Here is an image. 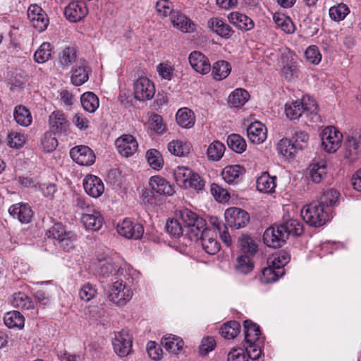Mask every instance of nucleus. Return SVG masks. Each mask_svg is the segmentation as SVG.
I'll return each instance as SVG.
<instances>
[{"mask_svg":"<svg viewBox=\"0 0 361 361\" xmlns=\"http://www.w3.org/2000/svg\"><path fill=\"white\" fill-rule=\"evenodd\" d=\"M249 97L245 90L236 89L229 95L228 103L233 107H241L247 102Z\"/></svg>","mask_w":361,"mask_h":361,"instance_id":"46","label":"nucleus"},{"mask_svg":"<svg viewBox=\"0 0 361 361\" xmlns=\"http://www.w3.org/2000/svg\"><path fill=\"white\" fill-rule=\"evenodd\" d=\"M192 173V171L188 167L178 166L173 171V176L178 185L187 188L188 182Z\"/></svg>","mask_w":361,"mask_h":361,"instance_id":"51","label":"nucleus"},{"mask_svg":"<svg viewBox=\"0 0 361 361\" xmlns=\"http://www.w3.org/2000/svg\"><path fill=\"white\" fill-rule=\"evenodd\" d=\"M59 63L63 70H68L78 63L77 51L73 47H66L59 54Z\"/></svg>","mask_w":361,"mask_h":361,"instance_id":"26","label":"nucleus"},{"mask_svg":"<svg viewBox=\"0 0 361 361\" xmlns=\"http://www.w3.org/2000/svg\"><path fill=\"white\" fill-rule=\"evenodd\" d=\"M47 238H52L56 240L63 250L69 252L75 247V243L78 236L75 233L67 231L61 224H55L47 232Z\"/></svg>","mask_w":361,"mask_h":361,"instance_id":"7","label":"nucleus"},{"mask_svg":"<svg viewBox=\"0 0 361 361\" xmlns=\"http://www.w3.org/2000/svg\"><path fill=\"white\" fill-rule=\"evenodd\" d=\"M288 239L284 228L279 225H274L267 228L263 235L264 244L268 247L278 248L282 247Z\"/></svg>","mask_w":361,"mask_h":361,"instance_id":"9","label":"nucleus"},{"mask_svg":"<svg viewBox=\"0 0 361 361\" xmlns=\"http://www.w3.org/2000/svg\"><path fill=\"white\" fill-rule=\"evenodd\" d=\"M300 147L288 138H282L277 144L278 152L287 159L294 158Z\"/></svg>","mask_w":361,"mask_h":361,"instance_id":"30","label":"nucleus"},{"mask_svg":"<svg viewBox=\"0 0 361 361\" xmlns=\"http://www.w3.org/2000/svg\"><path fill=\"white\" fill-rule=\"evenodd\" d=\"M117 231L119 235L126 238L139 240L143 235L144 227L136 221L126 219L118 225Z\"/></svg>","mask_w":361,"mask_h":361,"instance_id":"13","label":"nucleus"},{"mask_svg":"<svg viewBox=\"0 0 361 361\" xmlns=\"http://www.w3.org/2000/svg\"><path fill=\"white\" fill-rule=\"evenodd\" d=\"M214 233L206 228V226L199 233L198 238L192 240L200 241L202 249L209 255H213L220 250V244L216 240Z\"/></svg>","mask_w":361,"mask_h":361,"instance_id":"15","label":"nucleus"},{"mask_svg":"<svg viewBox=\"0 0 361 361\" xmlns=\"http://www.w3.org/2000/svg\"><path fill=\"white\" fill-rule=\"evenodd\" d=\"M80 102L83 109L89 113H94L99 106V98L92 92L83 93L80 97Z\"/></svg>","mask_w":361,"mask_h":361,"instance_id":"36","label":"nucleus"},{"mask_svg":"<svg viewBox=\"0 0 361 361\" xmlns=\"http://www.w3.org/2000/svg\"><path fill=\"white\" fill-rule=\"evenodd\" d=\"M88 11L85 4L82 2L73 1L64 9L66 18L71 22H78L84 18Z\"/></svg>","mask_w":361,"mask_h":361,"instance_id":"23","label":"nucleus"},{"mask_svg":"<svg viewBox=\"0 0 361 361\" xmlns=\"http://www.w3.org/2000/svg\"><path fill=\"white\" fill-rule=\"evenodd\" d=\"M132 343V336L124 329L115 335L112 343L115 353L120 357H125L130 353Z\"/></svg>","mask_w":361,"mask_h":361,"instance_id":"14","label":"nucleus"},{"mask_svg":"<svg viewBox=\"0 0 361 361\" xmlns=\"http://www.w3.org/2000/svg\"><path fill=\"white\" fill-rule=\"evenodd\" d=\"M281 72L286 80L288 81H290L295 78H298L299 70L298 68L296 62L293 61V60L289 61L286 65L283 66Z\"/></svg>","mask_w":361,"mask_h":361,"instance_id":"59","label":"nucleus"},{"mask_svg":"<svg viewBox=\"0 0 361 361\" xmlns=\"http://www.w3.org/2000/svg\"><path fill=\"white\" fill-rule=\"evenodd\" d=\"M176 217L166 224V232L174 238L185 235L190 240L197 239L200 231L206 226L204 219L188 209L178 211Z\"/></svg>","mask_w":361,"mask_h":361,"instance_id":"1","label":"nucleus"},{"mask_svg":"<svg viewBox=\"0 0 361 361\" xmlns=\"http://www.w3.org/2000/svg\"><path fill=\"white\" fill-rule=\"evenodd\" d=\"M90 68L87 61L80 58L78 63L72 67L71 82L75 86H80L86 82L89 79Z\"/></svg>","mask_w":361,"mask_h":361,"instance_id":"21","label":"nucleus"},{"mask_svg":"<svg viewBox=\"0 0 361 361\" xmlns=\"http://www.w3.org/2000/svg\"><path fill=\"white\" fill-rule=\"evenodd\" d=\"M285 113L290 120H297L302 115L317 114V106L314 99L307 97H303L302 101L295 100L287 102L285 105Z\"/></svg>","mask_w":361,"mask_h":361,"instance_id":"4","label":"nucleus"},{"mask_svg":"<svg viewBox=\"0 0 361 361\" xmlns=\"http://www.w3.org/2000/svg\"><path fill=\"white\" fill-rule=\"evenodd\" d=\"M329 211L322 207L319 202L307 204L301 210V216L310 226L320 227L329 221Z\"/></svg>","mask_w":361,"mask_h":361,"instance_id":"5","label":"nucleus"},{"mask_svg":"<svg viewBox=\"0 0 361 361\" xmlns=\"http://www.w3.org/2000/svg\"><path fill=\"white\" fill-rule=\"evenodd\" d=\"M276 176H271L268 172H264L257 180V188L260 192L271 193L276 187Z\"/></svg>","mask_w":361,"mask_h":361,"instance_id":"32","label":"nucleus"},{"mask_svg":"<svg viewBox=\"0 0 361 361\" xmlns=\"http://www.w3.org/2000/svg\"><path fill=\"white\" fill-rule=\"evenodd\" d=\"M54 133L52 131H47L44 133L42 140V146L44 152H53L58 145V141L55 137Z\"/></svg>","mask_w":361,"mask_h":361,"instance_id":"58","label":"nucleus"},{"mask_svg":"<svg viewBox=\"0 0 361 361\" xmlns=\"http://www.w3.org/2000/svg\"><path fill=\"white\" fill-rule=\"evenodd\" d=\"M279 226L284 228L288 238L290 235L296 236L300 235L304 231L303 224L297 219H290L284 221L283 223L280 224Z\"/></svg>","mask_w":361,"mask_h":361,"instance_id":"47","label":"nucleus"},{"mask_svg":"<svg viewBox=\"0 0 361 361\" xmlns=\"http://www.w3.org/2000/svg\"><path fill=\"white\" fill-rule=\"evenodd\" d=\"M73 124L80 130H85L90 127L89 119L83 114L75 113L71 119Z\"/></svg>","mask_w":361,"mask_h":361,"instance_id":"64","label":"nucleus"},{"mask_svg":"<svg viewBox=\"0 0 361 361\" xmlns=\"http://www.w3.org/2000/svg\"><path fill=\"white\" fill-rule=\"evenodd\" d=\"M124 280L123 277H121L114 281L107 293L109 300L119 306L126 305L130 300L133 295L131 288Z\"/></svg>","mask_w":361,"mask_h":361,"instance_id":"6","label":"nucleus"},{"mask_svg":"<svg viewBox=\"0 0 361 361\" xmlns=\"http://www.w3.org/2000/svg\"><path fill=\"white\" fill-rule=\"evenodd\" d=\"M284 274V270H278L267 265L262 269V276L261 280L263 283H269L276 281L280 277Z\"/></svg>","mask_w":361,"mask_h":361,"instance_id":"53","label":"nucleus"},{"mask_svg":"<svg viewBox=\"0 0 361 361\" xmlns=\"http://www.w3.org/2000/svg\"><path fill=\"white\" fill-rule=\"evenodd\" d=\"M225 146L220 141L212 142L208 147L207 154L209 160L219 161L223 157L225 152Z\"/></svg>","mask_w":361,"mask_h":361,"instance_id":"50","label":"nucleus"},{"mask_svg":"<svg viewBox=\"0 0 361 361\" xmlns=\"http://www.w3.org/2000/svg\"><path fill=\"white\" fill-rule=\"evenodd\" d=\"M343 156L350 161H355L361 154V133L348 136L344 141Z\"/></svg>","mask_w":361,"mask_h":361,"instance_id":"18","label":"nucleus"},{"mask_svg":"<svg viewBox=\"0 0 361 361\" xmlns=\"http://www.w3.org/2000/svg\"><path fill=\"white\" fill-rule=\"evenodd\" d=\"M245 172V169L240 165L226 166L221 173L224 180L229 183H238L240 177Z\"/></svg>","mask_w":361,"mask_h":361,"instance_id":"33","label":"nucleus"},{"mask_svg":"<svg viewBox=\"0 0 361 361\" xmlns=\"http://www.w3.org/2000/svg\"><path fill=\"white\" fill-rule=\"evenodd\" d=\"M161 345L166 351L178 353L183 346V341L178 336L170 335L161 340Z\"/></svg>","mask_w":361,"mask_h":361,"instance_id":"42","label":"nucleus"},{"mask_svg":"<svg viewBox=\"0 0 361 361\" xmlns=\"http://www.w3.org/2000/svg\"><path fill=\"white\" fill-rule=\"evenodd\" d=\"M49 126L51 131L58 135H66L69 133V123L64 113L54 111L49 116Z\"/></svg>","mask_w":361,"mask_h":361,"instance_id":"17","label":"nucleus"},{"mask_svg":"<svg viewBox=\"0 0 361 361\" xmlns=\"http://www.w3.org/2000/svg\"><path fill=\"white\" fill-rule=\"evenodd\" d=\"M154 94V84L147 77H140L134 82V94L137 100H150Z\"/></svg>","mask_w":361,"mask_h":361,"instance_id":"10","label":"nucleus"},{"mask_svg":"<svg viewBox=\"0 0 361 361\" xmlns=\"http://www.w3.org/2000/svg\"><path fill=\"white\" fill-rule=\"evenodd\" d=\"M309 175L314 183H321L326 176V163L322 161L311 164L309 168Z\"/></svg>","mask_w":361,"mask_h":361,"instance_id":"45","label":"nucleus"},{"mask_svg":"<svg viewBox=\"0 0 361 361\" xmlns=\"http://www.w3.org/2000/svg\"><path fill=\"white\" fill-rule=\"evenodd\" d=\"M240 324L236 321H230L224 324L220 329L221 335L226 339H233L240 333Z\"/></svg>","mask_w":361,"mask_h":361,"instance_id":"49","label":"nucleus"},{"mask_svg":"<svg viewBox=\"0 0 361 361\" xmlns=\"http://www.w3.org/2000/svg\"><path fill=\"white\" fill-rule=\"evenodd\" d=\"M241 250L250 255H255L258 251V245L255 239L249 235L243 234L238 238Z\"/></svg>","mask_w":361,"mask_h":361,"instance_id":"38","label":"nucleus"},{"mask_svg":"<svg viewBox=\"0 0 361 361\" xmlns=\"http://www.w3.org/2000/svg\"><path fill=\"white\" fill-rule=\"evenodd\" d=\"M176 118L178 124L184 128H190L195 124L194 113L187 108L179 109L176 113Z\"/></svg>","mask_w":361,"mask_h":361,"instance_id":"37","label":"nucleus"},{"mask_svg":"<svg viewBox=\"0 0 361 361\" xmlns=\"http://www.w3.org/2000/svg\"><path fill=\"white\" fill-rule=\"evenodd\" d=\"M245 343L257 342L259 339V326L250 320L244 322Z\"/></svg>","mask_w":361,"mask_h":361,"instance_id":"40","label":"nucleus"},{"mask_svg":"<svg viewBox=\"0 0 361 361\" xmlns=\"http://www.w3.org/2000/svg\"><path fill=\"white\" fill-rule=\"evenodd\" d=\"M305 56L306 60L312 64H319L322 60V54L315 45L310 46L306 49Z\"/></svg>","mask_w":361,"mask_h":361,"instance_id":"61","label":"nucleus"},{"mask_svg":"<svg viewBox=\"0 0 361 361\" xmlns=\"http://www.w3.org/2000/svg\"><path fill=\"white\" fill-rule=\"evenodd\" d=\"M25 143V137L23 134L11 132L8 136V144L10 147L18 149Z\"/></svg>","mask_w":361,"mask_h":361,"instance_id":"63","label":"nucleus"},{"mask_svg":"<svg viewBox=\"0 0 361 361\" xmlns=\"http://www.w3.org/2000/svg\"><path fill=\"white\" fill-rule=\"evenodd\" d=\"M174 68L168 63H160L157 66L159 75L164 80H171L174 77Z\"/></svg>","mask_w":361,"mask_h":361,"instance_id":"60","label":"nucleus"},{"mask_svg":"<svg viewBox=\"0 0 361 361\" xmlns=\"http://www.w3.org/2000/svg\"><path fill=\"white\" fill-rule=\"evenodd\" d=\"M212 75L216 80H221L228 77L231 71L230 63L226 61H218L212 66Z\"/></svg>","mask_w":361,"mask_h":361,"instance_id":"43","label":"nucleus"},{"mask_svg":"<svg viewBox=\"0 0 361 361\" xmlns=\"http://www.w3.org/2000/svg\"><path fill=\"white\" fill-rule=\"evenodd\" d=\"M290 140L295 145L300 147V150H302L307 145L309 135L304 130L293 129L291 130V138Z\"/></svg>","mask_w":361,"mask_h":361,"instance_id":"57","label":"nucleus"},{"mask_svg":"<svg viewBox=\"0 0 361 361\" xmlns=\"http://www.w3.org/2000/svg\"><path fill=\"white\" fill-rule=\"evenodd\" d=\"M171 21L175 27L183 32H190L194 30V24L192 21L179 11L172 13Z\"/></svg>","mask_w":361,"mask_h":361,"instance_id":"31","label":"nucleus"},{"mask_svg":"<svg viewBox=\"0 0 361 361\" xmlns=\"http://www.w3.org/2000/svg\"><path fill=\"white\" fill-rule=\"evenodd\" d=\"M247 135L251 142L259 145L266 140L267 129L261 122L255 121L247 128Z\"/></svg>","mask_w":361,"mask_h":361,"instance_id":"25","label":"nucleus"},{"mask_svg":"<svg viewBox=\"0 0 361 361\" xmlns=\"http://www.w3.org/2000/svg\"><path fill=\"white\" fill-rule=\"evenodd\" d=\"M208 26L214 32L226 39L230 38L234 32L228 23L219 18H213L209 20Z\"/></svg>","mask_w":361,"mask_h":361,"instance_id":"27","label":"nucleus"},{"mask_svg":"<svg viewBox=\"0 0 361 361\" xmlns=\"http://www.w3.org/2000/svg\"><path fill=\"white\" fill-rule=\"evenodd\" d=\"M149 185L151 190H146L142 194L145 203L158 204L161 202V196H171L174 190L170 183L163 177L154 176L150 178Z\"/></svg>","mask_w":361,"mask_h":361,"instance_id":"3","label":"nucleus"},{"mask_svg":"<svg viewBox=\"0 0 361 361\" xmlns=\"http://www.w3.org/2000/svg\"><path fill=\"white\" fill-rule=\"evenodd\" d=\"M14 119L16 123L22 126H29L32 123L31 114L25 106L19 105L15 107L13 111Z\"/></svg>","mask_w":361,"mask_h":361,"instance_id":"41","label":"nucleus"},{"mask_svg":"<svg viewBox=\"0 0 361 361\" xmlns=\"http://www.w3.org/2000/svg\"><path fill=\"white\" fill-rule=\"evenodd\" d=\"M81 221L87 229L99 231L103 224L104 219L99 212L92 214H82Z\"/></svg>","mask_w":361,"mask_h":361,"instance_id":"35","label":"nucleus"},{"mask_svg":"<svg viewBox=\"0 0 361 361\" xmlns=\"http://www.w3.org/2000/svg\"><path fill=\"white\" fill-rule=\"evenodd\" d=\"M8 212L13 218L17 219L22 224H28L33 216V211L30 204L20 202L11 205Z\"/></svg>","mask_w":361,"mask_h":361,"instance_id":"20","label":"nucleus"},{"mask_svg":"<svg viewBox=\"0 0 361 361\" xmlns=\"http://www.w3.org/2000/svg\"><path fill=\"white\" fill-rule=\"evenodd\" d=\"M51 44L49 42L42 43L34 54V59L38 63H44L51 57Z\"/></svg>","mask_w":361,"mask_h":361,"instance_id":"56","label":"nucleus"},{"mask_svg":"<svg viewBox=\"0 0 361 361\" xmlns=\"http://www.w3.org/2000/svg\"><path fill=\"white\" fill-rule=\"evenodd\" d=\"M231 22L239 29L245 31L250 30L254 27L253 20L245 14L233 13L231 14Z\"/></svg>","mask_w":361,"mask_h":361,"instance_id":"39","label":"nucleus"},{"mask_svg":"<svg viewBox=\"0 0 361 361\" xmlns=\"http://www.w3.org/2000/svg\"><path fill=\"white\" fill-rule=\"evenodd\" d=\"M71 159L80 166H90L94 163L95 155L86 145L75 146L70 150Z\"/></svg>","mask_w":361,"mask_h":361,"instance_id":"16","label":"nucleus"},{"mask_svg":"<svg viewBox=\"0 0 361 361\" xmlns=\"http://www.w3.org/2000/svg\"><path fill=\"white\" fill-rule=\"evenodd\" d=\"M27 17L33 27L39 32L44 31L49 24L47 13L37 4H31L28 7Z\"/></svg>","mask_w":361,"mask_h":361,"instance_id":"11","label":"nucleus"},{"mask_svg":"<svg viewBox=\"0 0 361 361\" xmlns=\"http://www.w3.org/2000/svg\"><path fill=\"white\" fill-rule=\"evenodd\" d=\"M4 322L5 325L10 329H22L24 327L25 318L20 312L11 311L5 314Z\"/></svg>","mask_w":361,"mask_h":361,"instance_id":"34","label":"nucleus"},{"mask_svg":"<svg viewBox=\"0 0 361 361\" xmlns=\"http://www.w3.org/2000/svg\"><path fill=\"white\" fill-rule=\"evenodd\" d=\"M349 13V8L344 4H338V5L331 6L329 11L331 20L338 22L343 20Z\"/></svg>","mask_w":361,"mask_h":361,"instance_id":"54","label":"nucleus"},{"mask_svg":"<svg viewBox=\"0 0 361 361\" xmlns=\"http://www.w3.org/2000/svg\"><path fill=\"white\" fill-rule=\"evenodd\" d=\"M226 142L228 147L233 152L242 154L247 149V143L245 139L238 134H231L228 136Z\"/></svg>","mask_w":361,"mask_h":361,"instance_id":"44","label":"nucleus"},{"mask_svg":"<svg viewBox=\"0 0 361 361\" xmlns=\"http://www.w3.org/2000/svg\"><path fill=\"white\" fill-rule=\"evenodd\" d=\"M83 187L86 193L94 198L100 197L104 190L102 180L94 175H87L84 178Z\"/></svg>","mask_w":361,"mask_h":361,"instance_id":"24","label":"nucleus"},{"mask_svg":"<svg viewBox=\"0 0 361 361\" xmlns=\"http://www.w3.org/2000/svg\"><path fill=\"white\" fill-rule=\"evenodd\" d=\"M168 149L175 156L185 157L190 152V145L180 140H172L168 144Z\"/></svg>","mask_w":361,"mask_h":361,"instance_id":"52","label":"nucleus"},{"mask_svg":"<svg viewBox=\"0 0 361 361\" xmlns=\"http://www.w3.org/2000/svg\"><path fill=\"white\" fill-rule=\"evenodd\" d=\"M342 133L334 126L325 128L321 134L322 146L329 153H334L340 147Z\"/></svg>","mask_w":361,"mask_h":361,"instance_id":"8","label":"nucleus"},{"mask_svg":"<svg viewBox=\"0 0 361 361\" xmlns=\"http://www.w3.org/2000/svg\"><path fill=\"white\" fill-rule=\"evenodd\" d=\"M254 269V264L248 255H241L238 257L235 269L237 273L247 274Z\"/></svg>","mask_w":361,"mask_h":361,"instance_id":"48","label":"nucleus"},{"mask_svg":"<svg viewBox=\"0 0 361 361\" xmlns=\"http://www.w3.org/2000/svg\"><path fill=\"white\" fill-rule=\"evenodd\" d=\"M340 192L331 188L324 190L319 197V203L331 213V208L338 205Z\"/></svg>","mask_w":361,"mask_h":361,"instance_id":"29","label":"nucleus"},{"mask_svg":"<svg viewBox=\"0 0 361 361\" xmlns=\"http://www.w3.org/2000/svg\"><path fill=\"white\" fill-rule=\"evenodd\" d=\"M11 304L14 307L31 310L33 316L37 314L38 310L35 307V303L24 293H16L13 295Z\"/></svg>","mask_w":361,"mask_h":361,"instance_id":"28","label":"nucleus"},{"mask_svg":"<svg viewBox=\"0 0 361 361\" xmlns=\"http://www.w3.org/2000/svg\"><path fill=\"white\" fill-rule=\"evenodd\" d=\"M119 154L125 157L133 155L137 150L138 144L136 139L130 135H123L115 141Z\"/></svg>","mask_w":361,"mask_h":361,"instance_id":"19","label":"nucleus"},{"mask_svg":"<svg viewBox=\"0 0 361 361\" xmlns=\"http://www.w3.org/2000/svg\"><path fill=\"white\" fill-rule=\"evenodd\" d=\"M188 60L191 67L199 73L205 75L211 71L209 59L200 51H192L189 55Z\"/></svg>","mask_w":361,"mask_h":361,"instance_id":"22","label":"nucleus"},{"mask_svg":"<svg viewBox=\"0 0 361 361\" xmlns=\"http://www.w3.org/2000/svg\"><path fill=\"white\" fill-rule=\"evenodd\" d=\"M146 159L149 166L155 170L162 168L164 161L159 152L155 149H150L146 152Z\"/></svg>","mask_w":361,"mask_h":361,"instance_id":"55","label":"nucleus"},{"mask_svg":"<svg viewBox=\"0 0 361 361\" xmlns=\"http://www.w3.org/2000/svg\"><path fill=\"white\" fill-rule=\"evenodd\" d=\"M131 266L126 263L119 264L115 260L110 257L98 259L97 264V274L103 279H110L115 281L121 277L128 280L131 277Z\"/></svg>","mask_w":361,"mask_h":361,"instance_id":"2","label":"nucleus"},{"mask_svg":"<svg viewBox=\"0 0 361 361\" xmlns=\"http://www.w3.org/2000/svg\"><path fill=\"white\" fill-rule=\"evenodd\" d=\"M149 128L157 134H162L166 130V126L163 123V119L161 116L154 114L151 116L149 121Z\"/></svg>","mask_w":361,"mask_h":361,"instance_id":"62","label":"nucleus"},{"mask_svg":"<svg viewBox=\"0 0 361 361\" xmlns=\"http://www.w3.org/2000/svg\"><path fill=\"white\" fill-rule=\"evenodd\" d=\"M226 225L235 229L245 227L250 221V215L245 210L238 207H231L225 212Z\"/></svg>","mask_w":361,"mask_h":361,"instance_id":"12","label":"nucleus"}]
</instances>
